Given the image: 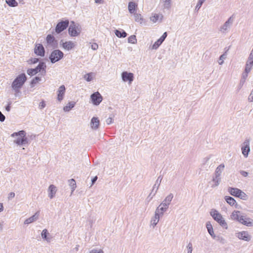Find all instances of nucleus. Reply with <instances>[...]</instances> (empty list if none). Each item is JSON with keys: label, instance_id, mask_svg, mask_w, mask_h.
Returning <instances> with one entry per match:
<instances>
[{"label": "nucleus", "instance_id": "bf43d9fd", "mask_svg": "<svg viewBox=\"0 0 253 253\" xmlns=\"http://www.w3.org/2000/svg\"><path fill=\"white\" fill-rule=\"evenodd\" d=\"M97 179V177L96 176H95L92 180V183H93Z\"/></svg>", "mask_w": 253, "mask_h": 253}, {"label": "nucleus", "instance_id": "8fccbe9b", "mask_svg": "<svg viewBox=\"0 0 253 253\" xmlns=\"http://www.w3.org/2000/svg\"><path fill=\"white\" fill-rule=\"evenodd\" d=\"M5 120V116L0 111V121L3 122Z\"/></svg>", "mask_w": 253, "mask_h": 253}, {"label": "nucleus", "instance_id": "2eb2a0df", "mask_svg": "<svg viewBox=\"0 0 253 253\" xmlns=\"http://www.w3.org/2000/svg\"><path fill=\"white\" fill-rule=\"evenodd\" d=\"M65 92V87L64 85H61L58 90L57 99L61 101L63 99V96Z\"/></svg>", "mask_w": 253, "mask_h": 253}, {"label": "nucleus", "instance_id": "c03bdc74", "mask_svg": "<svg viewBox=\"0 0 253 253\" xmlns=\"http://www.w3.org/2000/svg\"><path fill=\"white\" fill-rule=\"evenodd\" d=\"M86 76H88V78H90V79H92L95 78V73L91 72L88 74H86Z\"/></svg>", "mask_w": 253, "mask_h": 253}, {"label": "nucleus", "instance_id": "58836bf2", "mask_svg": "<svg viewBox=\"0 0 253 253\" xmlns=\"http://www.w3.org/2000/svg\"><path fill=\"white\" fill-rule=\"evenodd\" d=\"M248 60L249 61V62L251 61V62L253 63V47L249 54Z\"/></svg>", "mask_w": 253, "mask_h": 253}, {"label": "nucleus", "instance_id": "c9c22d12", "mask_svg": "<svg viewBox=\"0 0 253 253\" xmlns=\"http://www.w3.org/2000/svg\"><path fill=\"white\" fill-rule=\"evenodd\" d=\"M164 5L165 8L169 9L171 6V0H165Z\"/></svg>", "mask_w": 253, "mask_h": 253}, {"label": "nucleus", "instance_id": "3c124183", "mask_svg": "<svg viewBox=\"0 0 253 253\" xmlns=\"http://www.w3.org/2000/svg\"><path fill=\"white\" fill-rule=\"evenodd\" d=\"M39 61V59L37 58H34L32 59V62L34 64L37 63Z\"/></svg>", "mask_w": 253, "mask_h": 253}, {"label": "nucleus", "instance_id": "603ef678", "mask_svg": "<svg viewBox=\"0 0 253 253\" xmlns=\"http://www.w3.org/2000/svg\"><path fill=\"white\" fill-rule=\"evenodd\" d=\"M248 74V73L245 72L243 73L242 77H243V79H246L247 78Z\"/></svg>", "mask_w": 253, "mask_h": 253}, {"label": "nucleus", "instance_id": "5701e85b", "mask_svg": "<svg viewBox=\"0 0 253 253\" xmlns=\"http://www.w3.org/2000/svg\"><path fill=\"white\" fill-rule=\"evenodd\" d=\"M49 196L50 198L52 199L54 197L56 192L55 186H54L53 185H50V186L49 187Z\"/></svg>", "mask_w": 253, "mask_h": 253}, {"label": "nucleus", "instance_id": "dca6fc26", "mask_svg": "<svg viewBox=\"0 0 253 253\" xmlns=\"http://www.w3.org/2000/svg\"><path fill=\"white\" fill-rule=\"evenodd\" d=\"M237 237L242 240L245 241H249L250 240V236L248 233L246 231H242L237 233Z\"/></svg>", "mask_w": 253, "mask_h": 253}, {"label": "nucleus", "instance_id": "473e14b6", "mask_svg": "<svg viewBox=\"0 0 253 253\" xmlns=\"http://www.w3.org/2000/svg\"><path fill=\"white\" fill-rule=\"evenodd\" d=\"M163 42L158 39L152 45V49H157Z\"/></svg>", "mask_w": 253, "mask_h": 253}, {"label": "nucleus", "instance_id": "a211bd4d", "mask_svg": "<svg viewBox=\"0 0 253 253\" xmlns=\"http://www.w3.org/2000/svg\"><path fill=\"white\" fill-rule=\"evenodd\" d=\"M137 6V4H136L133 1H130L128 3V10L130 13L134 14L135 13V11L136 10V8Z\"/></svg>", "mask_w": 253, "mask_h": 253}, {"label": "nucleus", "instance_id": "09e8293b", "mask_svg": "<svg viewBox=\"0 0 253 253\" xmlns=\"http://www.w3.org/2000/svg\"><path fill=\"white\" fill-rule=\"evenodd\" d=\"M45 103L43 101H42L40 103L39 107H40V109H42L44 107H45Z\"/></svg>", "mask_w": 253, "mask_h": 253}, {"label": "nucleus", "instance_id": "864d4df0", "mask_svg": "<svg viewBox=\"0 0 253 253\" xmlns=\"http://www.w3.org/2000/svg\"><path fill=\"white\" fill-rule=\"evenodd\" d=\"M241 174L245 177H246L248 175V172L245 171H241Z\"/></svg>", "mask_w": 253, "mask_h": 253}, {"label": "nucleus", "instance_id": "f3484780", "mask_svg": "<svg viewBox=\"0 0 253 253\" xmlns=\"http://www.w3.org/2000/svg\"><path fill=\"white\" fill-rule=\"evenodd\" d=\"M245 146L242 148V153L244 156L247 157L248 155V153L250 150L249 147V142L248 141L244 143Z\"/></svg>", "mask_w": 253, "mask_h": 253}, {"label": "nucleus", "instance_id": "f257e3e1", "mask_svg": "<svg viewBox=\"0 0 253 253\" xmlns=\"http://www.w3.org/2000/svg\"><path fill=\"white\" fill-rule=\"evenodd\" d=\"M232 219L237 220L239 222L247 226L253 225V220L249 217L242 215L240 211H235L231 215Z\"/></svg>", "mask_w": 253, "mask_h": 253}, {"label": "nucleus", "instance_id": "7c9ffc66", "mask_svg": "<svg viewBox=\"0 0 253 253\" xmlns=\"http://www.w3.org/2000/svg\"><path fill=\"white\" fill-rule=\"evenodd\" d=\"M6 3L11 7H16L18 5V2L15 0H6Z\"/></svg>", "mask_w": 253, "mask_h": 253}, {"label": "nucleus", "instance_id": "39448f33", "mask_svg": "<svg viewBox=\"0 0 253 253\" xmlns=\"http://www.w3.org/2000/svg\"><path fill=\"white\" fill-rule=\"evenodd\" d=\"M14 135L18 136V137L14 140V142L17 144L22 145L27 143L25 132L24 130H21L19 131L18 133H14L12 134V136H14Z\"/></svg>", "mask_w": 253, "mask_h": 253}, {"label": "nucleus", "instance_id": "4468645a", "mask_svg": "<svg viewBox=\"0 0 253 253\" xmlns=\"http://www.w3.org/2000/svg\"><path fill=\"white\" fill-rule=\"evenodd\" d=\"M46 41L47 44L51 47L55 46L56 44V41L55 40V38L51 35H48L47 36Z\"/></svg>", "mask_w": 253, "mask_h": 253}, {"label": "nucleus", "instance_id": "f704fd0d", "mask_svg": "<svg viewBox=\"0 0 253 253\" xmlns=\"http://www.w3.org/2000/svg\"><path fill=\"white\" fill-rule=\"evenodd\" d=\"M206 1V0H199L196 7L195 10L196 11H198L200 8H201V6L202 5L203 3Z\"/></svg>", "mask_w": 253, "mask_h": 253}, {"label": "nucleus", "instance_id": "7ed1b4c3", "mask_svg": "<svg viewBox=\"0 0 253 253\" xmlns=\"http://www.w3.org/2000/svg\"><path fill=\"white\" fill-rule=\"evenodd\" d=\"M213 218L221 226L225 229H227L228 226L222 215L216 210H212L210 212Z\"/></svg>", "mask_w": 253, "mask_h": 253}, {"label": "nucleus", "instance_id": "052dcab7", "mask_svg": "<svg viewBox=\"0 0 253 253\" xmlns=\"http://www.w3.org/2000/svg\"><path fill=\"white\" fill-rule=\"evenodd\" d=\"M6 110L7 111H9L10 110V105H7L6 107Z\"/></svg>", "mask_w": 253, "mask_h": 253}, {"label": "nucleus", "instance_id": "412c9836", "mask_svg": "<svg viewBox=\"0 0 253 253\" xmlns=\"http://www.w3.org/2000/svg\"><path fill=\"white\" fill-rule=\"evenodd\" d=\"M163 18V15L162 14H154L153 16H152L150 18V20L153 22L156 23L158 22L159 20L160 21H161Z\"/></svg>", "mask_w": 253, "mask_h": 253}, {"label": "nucleus", "instance_id": "6e6552de", "mask_svg": "<svg viewBox=\"0 0 253 253\" xmlns=\"http://www.w3.org/2000/svg\"><path fill=\"white\" fill-rule=\"evenodd\" d=\"M63 55V53L60 50H54L51 52L49 59L51 63H54L62 58Z\"/></svg>", "mask_w": 253, "mask_h": 253}, {"label": "nucleus", "instance_id": "79ce46f5", "mask_svg": "<svg viewBox=\"0 0 253 253\" xmlns=\"http://www.w3.org/2000/svg\"><path fill=\"white\" fill-rule=\"evenodd\" d=\"M167 37V33L165 32L163 35L160 37V39H159L162 42L165 41L166 38Z\"/></svg>", "mask_w": 253, "mask_h": 253}, {"label": "nucleus", "instance_id": "9d476101", "mask_svg": "<svg viewBox=\"0 0 253 253\" xmlns=\"http://www.w3.org/2000/svg\"><path fill=\"white\" fill-rule=\"evenodd\" d=\"M90 98L92 103L95 105H98L102 101V97L98 92L93 93Z\"/></svg>", "mask_w": 253, "mask_h": 253}, {"label": "nucleus", "instance_id": "4c0bfd02", "mask_svg": "<svg viewBox=\"0 0 253 253\" xmlns=\"http://www.w3.org/2000/svg\"><path fill=\"white\" fill-rule=\"evenodd\" d=\"M47 230L46 229L43 230L42 233V238L48 240V239L47 238V235L48 234Z\"/></svg>", "mask_w": 253, "mask_h": 253}, {"label": "nucleus", "instance_id": "c756f323", "mask_svg": "<svg viewBox=\"0 0 253 253\" xmlns=\"http://www.w3.org/2000/svg\"><path fill=\"white\" fill-rule=\"evenodd\" d=\"M206 226L207 228V229L208 230V232L209 234L212 237H215V235H214V232L212 228V226L210 222L207 223Z\"/></svg>", "mask_w": 253, "mask_h": 253}, {"label": "nucleus", "instance_id": "37998d69", "mask_svg": "<svg viewBox=\"0 0 253 253\" xmlns=\"http://www.w3.org/2000/svg\"><path fill=\"white\" fill-rule=\"evenodd\" d=\"M70 185L72 186L73 189L76 187V182L74 179H72L69 181Z\"/></svg>", "mask_w": 253, "mask_h": 253}, {"label": "nucleus", "instance_id": "4d7b16f0", "mask_svg": "<svg viewBox=\"0 0 253 253\" xmlns=\"http://www.w3.org/2000/svg\"><path fill=\"white\" fill-rule=\"evenodd\" d=\"M3 209V207L2 204L0 203V212L2 211Z\"/></svg>", "mask_w": 253, "mask_h": 253}, {"label": "nucleus", "instance_id": "f03ea898", "mask_svg": "<svg viewBox=\"0 0 253 253\" xmlns=\"http://www.w3.org/2000/svg\"><path fill=\"white\" fill-rule=\"evenodd\" d=\"M45 68V63L44 62H40L36 68L29 69L27 73L31 76H34L38 73L39 74V75H44L46 73Z\"/></svg>", "mask_w": 253, "mask_h": 253}, {"label": "nucleus", "instance_id": "423d86ee", "mask_svg": "<svg viewBox=\"0 0 253 253\" xmlns=\"http://www.w3.org/2000/svg\"><path fill=\"white\" fill-rule=\"evenodd\" d=\"M233 23V18L232 17H229L226 21L221 26L218 30L223 34H225L228 33L230 30V27Z\"/></svg>", "mask_w": 253, "mask_h": 253}, {"label": "nucleus", "instance_id": "6ab92c4d", "mask_svg": "<svg viewBox=\"0 0 253 253\" xmlns=\"http://www.w3.org/2000/svg\"><path fill=\"white\" fill-rule=\"evenodd\" d=\"M91 126L93 129H96L99 125V120L97 118L93 117L91 120Z\"/></svg>", "mask_w": 253, "mask_h": 253}, {"label": "nucleus", "instance_id": "680f3d73", "mask_svg": "<svg viewBox=\"0 0 253 253\" xmlns=\"http://www.w3.org/2000/svg\"><path fill=\"white\" fill-rule=\"evenodd\" d=\"M84 79H90V78H88V76H86V74L84 75Z\"/></svg>", "mask_w": 253, "mask_h": 253}, {"label": "nucleus", "instance_id": "2f4dec72", "mask_svg": "<svg viewBox=\"0 0 253 253\" xmlns=\"http://www.w3.org/2000/svg\"><path fill=\"white\" fill-rule=\"evenodd\" d=\"M159 218H160L159 213L156 212L155 216L151 221L152 224L154 226L156 225L157 224V223L158 222V221L159 220Z\"/></svg>", "mask_w": 253, "mask_h": 253}, {"label": "nucleus", "instance_id": "72a5a7b5", "mask_svg": "<svg viewBox=\"0 0 253 253\" xmlns=\"http://www.w3.org/2000/svg\"><path fill=\"white\" fill-rule=\"evenodd\" d=\"M137 42L136 36L131 35L128 38V42L131 43H135Z\"/></svg>", "mask_w": 253, "mask_h": 253}, {"label": "nucleus", "instance_id": "6e6d98bb", "mask_svg": "<svg viewBox=\"0 0 253 253\" xmlns=\"http://www.w3.org/2000/svg\"><path fill=\"white\" fill-rule=\"evenodd\" d=\"M172 196H171V195H169V196H168V197L166 198V201H167V200H168V201H171V200L172 199Z\"/></svg>", "mask_w": 253, "mask_h": 253}, {"label": "nucleus", "instance_id": "de8ad7c7", "mask_svg": "<svg viewBox=\"0 0 253 253\" xmlns=\"http://www.w3.org/2000/svg\"><path fill=\"white\" fill-rule=\"evenodd\" d=\"M98 47V45L96 43H93L91 45V48L92 49L95 50H96Z\"/></svg>", "mask_w": 253, "mask_h": 253}, {"label": "nucleus", "instance_id": "5fc2aeb1", "mask_svg": "<svg viewBox=\"0 0 253 253\" xmlns=\"http://www.w3.org/2000/svg\"><path fill=\"white\" fill-rule=\"evenodd\" d=\"M103 0H95V2L96 3L101 4L103 3Z\"/></svg>", "mask_w": 253, "mask_h": 253}, {"label": "nucleus", "instance_id": "a878e982", "mask_svg": "<svg viewBox=\"0 0 253 253\" xmlns=\"http://www.w3.org/2000/svg\"><path fill=\"white\" fill-rule=\"evenodd\" d=\"M115 33L116 36L119 38H125L127 36V34L124 30L121 32L118 30H116L115 32Z\"/></svg>", "mask_w": 253, "mask_h": 253}, {"label": "nucleus", "instance_id": "0eeeda50", "mask_svg": "<svg viewBox=\"0 0 253 253\" xmlns=\"http://www.w3.org/2000/svg\"><path fill=\"white\" fill-rule=\"evenodd\" d=\"M228 191L231 195L235 197H239L243 200H246L247 198L246 194L239 189L230 187L228 189Z\"/></svg>", "mask_w": 253, "mask_h": 253}, {"label": "nucleus", "instance_id": "a19ab883", "mask_svg": "<svg viewBox=\"0 0 253 253\" xmlns=\"http://www.w3.org/2000/svg\"><path fill=\"white\" fill-rule=\"evenodd\" d=\"M15 79H27L25 73H21Z\"/></svg>", "mask_w": 253, "mask_h": 253}, {"label": "nucleus", "instance_id": "a18cd8bd", "mask_svg": "<svg viewBox=\"0 0 253 253\" xmlns=\"http://www.w3.org/2000/svg\"><path fill=\"white\" fill-rule=\"evenodd\" d=\"M90 253H103V251L102 250L93 249L90 252Z\"/></svg>", "mask_w": 253, "mask_h": 253}, {"label": "nucleus", "instance_id": "13d9d810", "mask_svg": "<svg viewBox=\"0 0 253 253\" xmlns=\"http://www.w3.org/2000/svg\"><path fill=\"white\" fill-rule=\"evenodd\" d=\"M14 196H15V194H14V193H10L9 194V196L10 198H13V197H14Z\"/></svg>", "mask_w": 253, "mask_h": 253}, {"label": "nucleus", "instance_id": "aec40b11", "mask_svg": "<svg viewBox=\"0 0 253 253\" xmlns=\"http://www.w3.org/2000/svg\"><path fill=\"white\" fill-rule=\"evenodd\" d=\"M134 17L136 22L139 23L140 24H143L145 23L144 20L140 14L135 13H134Z\"/></svg>", "mask_w": 253, "mask_h": 253}, {"label": "nucleus", "instance_id": "49530a36", "mask_svg": "<svg viewBox=\"0 0 253 253\" xmlns=\"http://www.w3.org/2000/svg\"><path fill=\"white\" fill-rule=\"evenodd\" d=\"M188 253H192V245L191 243H189L187 246Z\"/></svg>", "mask_w": 253, "mask_h": 253}, {"label": "nucleus", "instance_id": "1a4fd4ad", "mask_svg": "<svg viewBox=\"0 0 253 253\" xmlns=\"http://www.w3.org/2000/svg\"><path fill=\"white\" fill-rule=\"evenodd\" d=\"M69 24V21L68 20H66L65 21H62L61 22H59L57 23L55 27V32L57 34L60 33L68 27Z\"/></svg>", "mask_w": 253, "mask_h": 253}, {"label": "nucleus", "instance_id": "e433bc0d", "mask_svg": "<svg viewBox=\"0 0 253 253\" xmlns=\"http://www.w3.org/2000/svg\"><path fill=\"white\" fill-rule=\"evenodd\" d=\"M226 55L225 54H222L220 55L218 60V63L219 65H222L223 63L224 60L226 58Z\"/></svg>", "mask_w": 253, "mask_h": 253}, {"label": "nucleus", "instance_id": "0e129e2a", "mask_svg": "<svg viewBox=\"0 0 253 253\" xmlns=\"http://www.w3.org/2000/svg\"><path fill=\"white\" fill-rule=\"evenodd\" d=\"M131 81H132L131 80H129V84H131Z\"/></svg>", "mask_w": 253, "mask_h": 253}, {"label": "nucleus", "instance_id": "20e7f679", "mask_svg": "<svg viewBox=\"0 0 253 253\" xmlns=\"http://www.w3.org/2000/svg\"><path fill=\"white\" fill-rule=\"evenodd\" d=\"M81 32V27L79 24L74 21H71L68 28L69 34L71 37H77L79 36Z\"/></svg>", "mask_w": 253, "mask_h": 253}, {"label": "nucleus", "instance_id": "ddd939ff", "mask_svg": "<svg viewBox=\"0 0 253 253\" xmlns=\"http://www.w3.org/2000/svg\"><path fill=\"white\" fill-rule=\"evenodd\" d=\"M25 81V80H14L12 84V88L15 90L16 92H18L19 89L24 84Z\"/></svg>", "mask_w": 253, "mask_h": 253}, {"label": "nucleus", "instance_id": "ea45409f", "mask_svg": "<svg viewBox=\"0 0 253 253\" xmlns=\"http://www.w3.org/2000/svg\"><path fill=\"white\" fill-rule=\"evenodd\" d=\"M224 165L223 164L220 165L216 169V172L217 173L221 172V171L224 169Z\"/></svg>", "mask_w": 253, "mask_h": 253}, {"label": "nucleus", "instance_id": "e2e57ef3", "mask_svg": "<svg viewBox=\"0 0 253 253\" xmlns=\"http://www.w3.org/2000/svg\"><path fill=\"white\" fill-rule=\"evenodd\" d=\"M40 78L39 77H36L34 79H36V80L40 79Z\"/></svg>", "mask_w": 253, "mask_h": 253}, {"label": "nucleus", "instance_id": "cd10ccee", "mask_svg": "<svg viewBox=\"0 0 253 253\" xmlns=\"http://www.w3.org/2000/svg\"><path fill=\"white\" fill-rule=\"evenodd\" d=\"M226 201L230 205L234 206L236 203L235 200L231 197L230 196H226L225 198Z\"/></svg>", "mask_w": 253, "mask_h": 253}, {"label": "nucleus", "instance_id": "9b49d317", "mask_svg": "<svg viewBox=\"0 0 253 253\" xmlns=\"http://www.w3.org/2000/svg\"><path fill=\"white\" fill-rule=\"evenodd\" d=\"M60 44L62 46L63 48L67 50H70L75 46V43L72 41L63 42L61 41L60 42Z\"/></svg>", "mask_w": 253, "mask_h": 253}, {"label": "nucleus", "instance_id": "393cba45", "mask_svg": "<svg viewBox=\"0 0 253 253\" xmlns=\"http://www.w3.org/2000/svg\"><path fill=\"white\" fill-rule=\"evenodd\" d=\"M167 208H168L167 205H166L165 204H162L158 208L156 212H157L158 213L160 212L162 214L163 211H166Z\"/></svg>", "mask_w": 253, "mask_h": 253}, {"label": "nucleus", "instance_id": "f8f14e48", "mask_svg": "<svg viewBox=\"0 0 253 253\" xmlns=\"http://www.w3.org/2000/svg\"><path fill=\"white\" fill-rule=\"evenodd\" d=\"M44 48L42 44H37L35 48V53L38 55L43 56L44 55Z\"/></svg>", "mask_w": 253, "mask_h": 253}, {"label": "nucleus", "instance_id": "c85d7f7f", "mask_svg": "<svg viewBox=\"0 0 253 253\" xmlns=\"http://www.w3.org/2000/svg\"><path fill=\"white\" fill-rule=\"evenodd\" d=\"M253 66V63L251 62V61L249 62V61L247 60L245 69V72H246L249 74V73L250 72L251 69L252 68V67Z\"/></svg>", "mask_w": 253, "mask_h": 253}, {"label": "nucleus", "instance_id": "4be33fe9", "mask_svg": "<svg viewBox=\"0 0 253 253\" xmlns=\"http://www.w3.org/2000/svg\"><path fill=\"white\" fill-rule=\"evenodd\" d=\"M133 74L131 73L125 71L122 73V79H133Z\"/></svg>", "mask_w": 253, "mask_h": 253}, {"label": "nucleus", "instance_id": "bb28decb", "mask_svg": "<svg viewBox=\"0 0 253 253\" xmlns=\"http://www.w3.org/2000/svg\"><path fill=\"white\" fill-rule=\"evenodd\" d=\"M75 105V102H69L68 104L64 107L63 110L65 112H68L72 108H73Z\"/></svg>", "mask_w": 253, "mask_h": 253}, {"label": "nucleus", "instance_id": "b1692460", "mask_svg": "<svg viewBox=\"0 0 253 253\" xmlns=\"http://www.w3.org/2000/svg\"><path fill=\"white\" fill-rule=\"evenodd\" d=\"M38 212H37L33 216H32L30 217V218L25 220L24 223L25 224H29V223H31L32 222H34L38 218Z\"/></svg>", "mask_w": 253, "mask_h": 253}]
</instances>
